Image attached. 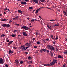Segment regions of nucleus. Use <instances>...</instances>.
Instances as JSON below:
<instances>
[{
	"label": "nucleus",
	"mask_w": 67,
	"mask_h": 67,
	"mask_svg": "<svg viewBox=\"0 0 67 67\" xmlns=\"http://www.w3.org/2000/svg\"><path fill=\"white\" fill-rule=\"evenodd\" d=\"M49 48V49H50V50L51 51H54L55 50V48H54V47L53 46H47Z\"/></svg>",
	"instance_id": "f257e3e1"
},
{
	"label": "nucleus",
	"mask_w": 67,
	"mask_h": 67,
	"mask_svg": "<svg viewBox=\"0 0 67 67\" xmlns=\"http://www.w3.org/2000/svg\"><path fill=\"white\" fill-rule=\"evenodd\" d=\"M2 26L3 27H9L10 26V24H2Z\"/></svg>",
	"instance_id": "f03ea898"
},
{
	"label": "nucleus",
	"mask_w": 67,
	"mask_h": 67,
	"mask_svg": "<svg viewBox=\"0 0 67 67\" xmlns=\"http://www.w3.org/2000/svg\"><path fill=\"white\" fill-rule=\"evenodd\" d=\"M29 0H25V2H21V4H27V3L26 2L29 1Z\"/></svg>",
	"instance_id": "7ed1b4c3"
},
{
	"label": "nucleus",
	"mask_w": 67,
	"mask_h": 67,
	"mask_svg": "<svg viewBox=\"0 0 67 67\" xmlns=\"http://www.w3.org/2000/svg\"><path fill=\"white\" fill-rule=\"evenodd\" d=\"M20 49H21L22 51H25V47H24L23 46H20Z\"/></svg>",
	"instance_id": "20e7f679"
},
{
	"label": "nucleus",
	"mask_w": 67,
	"mask_h": 67,
	"mask_svg": "<svg viewBox=\"0 0 67 67\" xmlns=\"http://www.w3.org/2000/svg\"><path fill=\"white\" fill-rule=\"evenodd\" d=\"M22 28H24V29H25V30H30V28H28V27L27 26H22Z\"/></svg>",
	"instance_id": "39448f33"
},
{
	"label": "nucleus",
	"mask_w": 67,
	"mask_h": 67,
	"mask_svg": "<svg viewBox=\"0 0 67 67\" xmlns=\"http://www.w3.org/2000/svg\"><path fill=\"white\" fill-rule=\"evenodd\" d=\"M29 42H30L29 43L28 42H27V43H25L26 45H27L28 47H29L31 45V41H29Z\"/></svg>",
	"instance_id": "423d86ee"
},
{
	"label": "nucleus",
	"mask_w": 67,
	"mask_h": 67,
	"mask_svg": "<svg viewBox=\"0 0 67 67\" xmlns=\"http://www.w3.org/2000/svg\"><path fill=\"white\" fill-rule=\"evenodd\" d=\"M4 60L2 58H0V64H1V63H3Z\"/></svg>",
	"instance_id": "0eeeda50"
},
{
	"label": "nucleus",
	"mask_w": 67,
	"mask_h": 67,
	"mask_svg": "<svg viewBox=\"0 0 67 67\" xmlns=\"http://www.w3.org/2000/svg\"><path fill=\"white\" fill-rule=\"evenodd\" d=\"M66 12L64 10L63 11V13L64 15H65V16H67V9H66Z\"/></svg>",
	"instance_id": "6e6552de"
},
{
	"label": "nucleus",
	"mask_w": 67,
	"mask_h": 67,
	"mask_svg": "<svg viewBox=\"0 0 67 67\" xmlns=\"http://www.w3.org/2000/svg\"><path fill=\"white\" fill-rule=\"evenodd\" d=\"M32 1H33L35 3H39L38 0H32Z\"/></svg>",
	"instance_id": "1a4fd4ad"
},
{
	"label": "nucleus",
	"mask_w": 67,
	"mask_h": 67,
	"mask_svg": "<svg viewBox=\"0 0 67 67\" xmlns=\"http://www.w3.org/2000/svg\"><path fill=\"white\" fill-rule=\"evenodd\" d=\"M43 65L46 66H50V65L49 64H48L47 65V64H43Z\"/></svg>",
	"instance_id": "9d476101"
},
{
	"label": "nucleus",
	"mask_w": 67,
	"mask_h": 67,
	"mask_svg": "<svg viewBox=\"0 0 67 67\" xmlns=\"http://www.w3.org/2000/svg\"><path fill=\"white\" fill-rule=\"evenodd\" d=\"M13 42V41H10L9 42V43H8V45H11V44H12V43Z\"/></svg>",
	"instance_id": "9b49d317"
},
{
	"label": "nucleus",
	"mask_w": 67,
	"mask_h": 67,
	"mask_svg": "<svg viewBox=\"0 0 67 67\" xmlns=\"http://www.w3.org/2000/svg\"><path fill=\"white\" fill-rule=\"evenodd\" d=\"M9 55H10V53H14V51H11V49H9Z\"/></svg>",
	"instance_id": "f8f14e48"
},
{
	"label": "nucleus",
	"mask_w": 67,
	"mask_h": 67,
	"mask_svg": "<svg viewBox=\"0 0 67 67\" xmlns=\"http://www.w3.org/2000/svg\"><path fill=\"white\" fill-rule=\"evenodd\" d=\"M17 18H19L18 16H15V18H13V20H15Z\"/></svg>",
	"instance_id": "ddd939ff"
},
{
	"label": "nucleus",
	"mask_w": 67,
	"mask_h": 67,
	"mask_svg": "<svg viewBox=\"0 0 67 67\" xmlns=\"http://www.w3.org/2000/svg\"><path fill=\"white\" fill-rule=\"evenodd\" d=\"M18 12H19V13H21V14L23 13L22 12L21 10H18Z\"/></svg>",
	"instance_id": "4468645a"
},
{
	"label": "nucleus",
	"mask_w": 67,
	"mask_h": 67,
	"mask_svg": "<svg viewBox=\"0 0 67 67\" xmlns=\"http://www.w3.org/2000/svg\"><path fill=\"white\" fill-rule=\"evenodd\" d=\"M58 58H59V59H62V58H63V57H62L61 55H58Z\"/></svg>",
	"instance_id": "2eb2a0df"
},
{
	"label": "nucleus",
	"mask_w": 67,
	"mask_h": 67,
	"mask_svg": "<svg viewBox=\"0 0 67 67\" xmlns=\"http://www.w3.org/2000/svg\"><path fill=\"white\" fill-rule=\"evenodd\" d=\"M15 63H17V64H18V63H19V62H18V60H15Z\"/></svg>",
	"instance_id": "dca6fc26"
},
{
	"label": "nucleus",
	"mask_w": 67,
	"mask_h": 67,
	"mask_svg": "<svg viewBox=\"0 0 67 67\" xmlns=\"http://www.w3.org/2000/svg\"><path fill=\"white\" fill-rule=\"evenodd\" d=\"M53 61H54V63H57L58 62L57 61V60H56L55 59H54L53 60Z\"/></svg>",
	"instance_id": "f3484780"
},
{
	"label": "nucleus",
	"mask_w": 67,
	"mask_h": 67,
	"mask_svg": "<svg viewBox=\"0 0 67 67\" xmlns=\"http://www.w3.org/2000/svg\"><path fill=\"white\" fill-rule=\"evenodd\" d=\"M46 41H47V40H46L44 39L43 40V43H46Z\"/></svg>",
	"instance_id": "a211bd4d"
},
{
	"label": "nucleus",
	"mask_w": 67,
	"mask_h": 67,
	"mask_svg": "<svg viewBox=\"0 0 67 67\" xmlns=\"http://www.w3.org/2000/svg\"><path fill=\"white\" fill-rule=\"evenodd\" d=\"M55 26H59V23H57V24H56Z\"/></svg>",
	"instance_id": "6ab92c4d"
},
{
	"label": "nucleus",
	"mask_w": 67,
	"mask_h": 67,
	"mask_svg": "<svg viewBox=\"0 0 67 67\" xmlns=\"http://www.w3.org/2000/svg\"><path fill=\"white\" fill-rule=\"evenodd\" d=\"M50 21H54V22H56L57 20L56 19H55V20H50Z\"/></svg>",
	"instance_id": "aec40b11"
},
{
	"label": "nucleus",
	"mask_w": 67,
	"mask_h": 67,
	"mask_svg": "<svg viewBox=\"0 0 67 67\" xmlns=\"http://www.w3.org/2000/svg\"><path fill=\"white\" fill-rule=\"evenodd\" d=\"M1 20L2 21H6V19H4V18H2L1 19Z\"/></svg>",
	"instance_id": "412c9836"
},
{
	"label": "nucleus",
	"mask_w": 67,
	"mask_h": 67,
	"mask_svg": "<svg viewBox=\"0 0 67 67\" xmlns=\"http://www.w3.org/2000/svg\"><path fill=\"white\" fill-rule=\"evenodd\" d=\"M15 36L16 35L15 34H12L11 35L12 37H15Z\"/></svg>",
	"instance_id": "4be33fe9"
},
{
	"label": "nucleus",
	"mask_w": 67,
	"mask_h": 67,
	"mask_svg": "<svg viewBox=\"0 0 67 67\" xmlns=\"http://www.w3.org/2000/svg\"><path fill=\"white\" fill-rule=\"evenodd\" d=\"M66 64L64 63L63 65V67H66Z\"/></svg>",
	"instance_id": "5701e85b"
},
{
	"label": "nucleus",
	"mask_w": 67,
	"mask_h": 67,
	"mask_svg": "<svg viewBox=\"0 0 67 67\" xmlns=\"http://www.w3.org/2000/svg\"><path fill=\"white\" fill-rule=\"evenodd\" d=\"M54 64L55 63L54 61V62H52L51 65H54Z\"/></svg>",
	"instance_id": "b1692460"
},
{
	"label": "nucleus",
	"mask_w": 67,
	"mask_h": 67,
	"mask_svg": "<svg viewBox=\"0 0 67 67\" xmlns=\"http://www.w3.org/2000/svg\"><path fill=\"white\" fill-rule=\"evenodd\" d=\"M47 27H48V28H49H49H50V27H51V26H49L48 24H47Z\"/></svg>",
	"instance_id": "393cba45"
},
{
	"label": "nucleus",
	"mask_w": 67,
	"mask_h": 67,
	"mask_svg": "<svg viewBox=\"0 0 67 67\" xmlns=\"http://www.w3.org/2000/svg\"><path fill=\"white\" fill-rule=\"evenodd\" d=\"M24 53H25L26 55H28V52H27V51H25Z\"/></svg>",
	"instance_id": "a878e982"
},
{
	"label": "nucleus",
	"mask_w": 67,
	"mask_h": 67,
	"mask_svg": "<svg viewBox=\"0 0 67 67\" xmlns=\"http://www.w3.org/2000/svg\"><path fill=\"white\" fill-rule=\"evenodd\" d=\"M29 9H33V7H29Z\"/></svg>",
	"instance_id": "bb28decb"
},
{
	"label": "nucleus",
	"mask_w": 67,
	"mask_h": 67,
	"mask_svg": "<svg viewBox=\"0 0 67 67\" xmlns=\"http://www.w3.org/2000/svg\"><path fill=\"white\" fill-rule=\"evenodd\" d=\"M43 51V49H41L40 50H39V52H41V53H42Z\"/></svg>",
	"instance_id": "cd10ccee"
},
{
	"label": "nucleus",
	"mask_w": 67,
	"mask_h": 67,
	"mask_svg": "<svg viewBox=\"0 0 67 67\" xmlns=\"http://www.w3.org/2000/svg\"><path fill=\"white\" fill-rule=\"evenodd\" d=\"M49 52H50L49 50L48 49L47 50V53L49 54Z\"/></svg>",
	"instance_id": "c85d7f7f"
},
{
	"label": "nucleus",
	"mask_w": 67,
	"mask_h": 67,
	"mask_svg": "<svg viewBox=\"0 0 67 67\" xmlns=\"http://www.w3.org/2000/svg\"><path fill=\"white\" fill-rule=\"evenodd\" d=\"M6 40L7 42H9V40L8 38H7V39Z\"/></svg>",
	"instance_id": "c756f323"
},
{
	"label": "nucleus",
	"mask_w": 67,
	"mask_h": 67,
	"mask_svg": "<svg viewBox=\"0 0 67 67\" xmlns=\"http://www.w3.org/2000/svg\"><path fill=\"white\" fill-rule=\"evenodd\" d=\"M5 36V34H2L1 37H4V36Z\"/></svg>",
	"instance_id": "7c9ffc66"
},
{
	"label": "nucleus",
	"mask_w": 67,
	"mask_h": 67,
	"mask_svg": "<svg viewBox=\"0 0 67 67\" xmlns=\"http://www.w3.org/2000/svg\"><path fill=\"white\" fill-rule=\"evenodd\" d=\"M64 54H65V55H66V54H67V51H65V52H64Z\"/></svg>",
	"instance_id": "2f4dec72"
},
{
	"label": "nucleus",
	"mask_w": 67,
	"mask_h": 67,
	"mask_svg": "<svg viewBox=\"0 0 67 67\" xmlns=\"http://www.w3.org/2000/svg\"><path fill=\"white\" fill-rule=\"evenodd\" d=\"M41 2H44L45 0H40Z\"/></svg>",
	"instance_id": "473e14b6"
},
{
	"label": "nucleus",
	"mask_w": 67,
	"mask_h": 67,
	"mask_svg": "<svg viewBox=\"0 0 67 67\" xmlns=\"http://www.w3.org/2000/svg\"><path fill=\"white\" fill-rule=\"evenodd\" d=\"M35 20L34 19H32V20H31V22H34Z\"/></svg>",
	"instance_id": "72a5a7b5"
},
{
	"label": "nucleus",
	"mask_w": 67,
	"mask_h": 67,
	"mask_svg": "<svg viewBox=\"0 0 67 67\" xmlns=\"http://www.w3.org/2000/svg\"><path fill=\"white\" fill-rule=\"evenodd\" d=\"M32 66L31 65H29L28 67H32Z\"/></svg>",
	"instance_id": "f704fd0d"
},
{
	"label": "nucleus",
	"mask_w": 67,
	"mask_h": 67,
	"mask_svg": "<svg viewBox=\"0 0 67 67\" xmlns=\"http://www.w3.org/2000/svg\"><path fill=\"white\" fill-rule=\"evenodd\" d=\"M25 34H26V32H23V35H24V36H25Z\"/></svg>",
	"instance_id": "c9c22d12"
},
{
	"label": "nucleus",
	"mask_w": 67,
	"mask_h": 67,
	"mask_svg": "<svg viewBox=\"0 0 67 67\" xmlns=\"http://www.w3.org/2000/svg\"><path fill=\"white\" fill-rule=\"evenodd\" d=\"M43 51H46V49H42Z\"/></svg>",
	"instance_id": "e433bc0d"
},
{
	"label": "nucleus",
	"mask_w": 67,
	"mask_h": 67,
	"mask_svg": "<svg viewBox=\"0 0 67 67\" xmlns=\"http://www.w3.org/2000/svg\"><path fill=\"white\" fill-rule=\"evenodd\" d=\"M31 57L30 56H29L28 57V59H31Z\"/></svg>",
	"instance_id": "4c0bfd02"
},
{
	"label": "nucleus",
	"mask_w": 67,
	"mask_h": 67,
	"mask_svg": "<svg viewBox=\"0 0 67 67\" xmlns=\"http://www.w3.org/2000/svg\"><path fill=\"white\" fill-rule=\"evenodd\" d=\"M50 37H51V38H52V39H53V36L52 34H51V35L50 36Z\"/></svg>",
	"instance_id": "58836bf2"
},
{
	"label": "nucleus",
	"mask_w": 67,
	"mask_h": 67,
	"mask_svg": "<svg viewBox=\"0 0 67 67\" xmlns=\"http://www.w3.org/2000/svg\"><path fill=\"white\" fill-rule=\"evenodd\" d=\"M35 12H36V14H37V13H38V9H37V10H36Z\"/></svg>",
	"instance_id": "ea45409f"
},
{
	"label": "nucleus",
	"mask_w": 67,
	"mask_h": 67,
	"mask_svg": "<svg viewBox=\"0 0 67 67\" xmlns=\"http://www.w3.org/2000/svg\"><path fill=\"white\" fill-rule=\"evenodd\" d=\"M15 24L16 25V26H19V24L16 23Z\"/></svg>",
	"instance_id": "a19ab883"
},
{
	"label": "nucleus",
	"mask_w": 67,
	"mask_h": 67,
	"mask_svg": "<svg viewBox=\"0 0 67 67\" xmlns=\"http://www.w3.org/2000/svg\"><path fill=\"white\" fill-rule=\"evenodd\" d=\"M17 31V30H14V32H16Z\"/></svg>",
	"instance_id": "79ce46f5"
},
{
	"label": "nucleus",
	"mask_w": 67,
	"mask_h": 67,
	"mask_svg": "<svg viewBox=\"0 0 67 67\" xmlns=\"http://www.w3.org/2000/svg\"><path fill=\"white\" fill-rule=\"evenodd\" d=\"M36 35H39V33H38V32H36Z\"/></svg>",
	"instance_id": "37998d69"
},
{
	"label": "nucleus",
	"mask_w": 67,
	"mask_h": 67,
	"mask_svg": "<svg viewBox=\"0 0 67 67\" xmlns=\"http://www.w3.org/2000/svg\"><path fill=\"white\" fill-rule=\"evenodd\" d=\"M23 62L22 61H20V63L21 64H22V63H23Z\"/></svg>",
	"instance_id": "c03bdc74"
},
{
	"label": "nucleus",
	"mask_w": 67,
	"mask_h": 67,
	"mask_svg": "<svg viewBox=\"0 0 67 67\" xmlns=\"http://www.w3.org/2000/svg\"><path fill=\"white\" fill-rule=\"evenodd\" d=\"M7 8H6V9H4V10H7Z\"/></svg>",
	"instance_id": "a18cd8bd"
},
{
	"label": "nucleus",
	"mask_w": 67,
	"mask_h": 67,
	"mask_svg": "<svg viewBox=\"0 0 67 67\" xmlns=\"http://www.w3.org/2000/svg\"><path fill=\"white\" fill-rule=\"evenodd\" d=\"M50 53L51 54V55L52 53H52V52L51 50V51H50Z\"/></svg>",
	"instance_id": "49530a36"
},
{
	"label": "nucleus",
	"mask_w": 67,
	"mask_h": 67,
	"mask_svg": "<svg viewBox=\"0 0 67 67\" xmlns=\"http://www.w3.org/2000/svg\"><path fill=\"white\" fill-rule=\"evenodd\" d=\"M37 43L38 44H39L40 43V42H37Z\"/></svg>",
	"instance_id": "de8ad7c7"
},
{
	"label": "nucleus",
	"mask_w": 67,
	"mask_h": 67,
	"mask_svg": "<svg viewBox=\"0 0 67 67\" xmlns=\"http://www.w3.org/2000/svg\"><path fill=\"white\" fill-rule=\"evenodd\" d=\"M13 48H14V49H16V47H14V46H13Z\"/></svg>",
	"instance_id": "09e8293b"
},
{
	"label": "nucleus",
	"mask_w": 67,
	"mask_h": 67,
	"mask_svg": "<svg viewBox=\"0 0 67 67\" xmlns=\"http://www.w3.org/2000/svg\"><path fill=\"white\" fill-rule=\"evenodd\" d=\"M26 34H25V36H27V34H26Z\"/></svg>",
	"instance_id": "8fccbe9b"
},
{
	"label": "nucleus",
	"mask_w": 67,
	"mask_h": 67,
	"mask_svg": "<svg viewBox=\"0 0 67 67\" xmlns=\"http://www.w3.org/2000/svg\"><path fill=\"white\" fill-rule=\"evenodd\" d=\"M28 48V47H25V50H26Z\"/></svg>",
	"instance_id": "3c124183"
},
{
	"label": "nucleus",
	"mask_w": 67,
	"mask_h": 67,
	"mask_svg": "<svg viewBox=\"0 0 67 67\" xmlns=\"http://www.w3.org/2000/svg\"><path fill=\"white\" fill-rule=\"evenodd\" d=\"M12 20H10L9 21V23H11V22H12Z\"/></svg>",
	"instance_id": "603ef678"
},
{
	"label": "nucleus",
	"mask_w": 67,
	"mask_h": 67,
	"mask_svg": "<svg viewBox=\"0 0 67 67\" xmlns=\"http://www.w3.org/2000/svg\"><path fill=\"white\" fill-rule=\"evenodd\" d=\"M34 48H37V46H34Z\"/></svg>",
	"instance_id": "864d4df0"
},
{
	"label": "nucleus",
	"mask_w": 67,
	"mask_h": 67,
	"mask_svg": "<svg viewBox=\"0 0 67 67\" xmlns=\"http://www.w3.org/2000/svg\"><path fill=\"white\" fill-rule=\"evenodd\" d=\"M58 38L57 37H56V38H55V40H58Z\"/></svg>",
	"instance_id": "5fc2aeb1"
},
{
	"label": "nucleus",
	"mask_w": 67,
	"mask_h": 67,
	"mask_svg": "<svg viewBox=\"0 0 67 67\" xmlns=\"http://www.w3.org/2000/svg\"><path fill=\"white\" fill-rule=\"evenodd\" d=\"M49 40V39L48 38H47V39H46V41L47 40V41H48Z\"/></svg>",
	"instance_id": "6e6d98bb"
},
{
	"label": "nucleus",
	"mask_w": 67,
	"mask_h": 67,
	"mask_svg": "<svg viewBox=\"0 0 67 67\" xmlns=\"http://www.w3.org/2000/svg\"><path fill=\"white\" fill-rule=\"evenodd\" d=\"M38 53V51H36V52H35V53Z\"/></svg>",
	"instance_id": "4d7b16f0"
},
{
	"label": "nucleus",
	"mask_w": 67,
	"mask_h": 67,
	"mask_svg": "<svg viewBox=\"0 0 67 67\" xmlns=\"http://www.w3.org/2000/svg\"><path fill=\"white\" fill-rule=\"evenodd\" d=\"M50 55H51V56H53V53H51V54Z\"/></svg>",
	"instance_id": "13d9d810"
},
{
	"label": "nucleus",
	"mask_w": 67,
	"mask_h": 67,
	"mask_svg": "<svg viewBox=\"0 0 67 67\" xmlns=\"http://www.w3.org/2000/svg\"><path fill=\"white\" fill-rule=\"evenodd\" d=\"M5 66L6 67H8V65H5Z\"/></svg>",
	"instance_id": "bf43d9fd"
},
{
	"label": "nucleus",
	"mask_w": 67,
	"mask_h": 67,
	"mask_svg": "<svg viewBox=\"0 0 67 67\" xmlns=\"http://www.w3.org/2000/svg\"><path fill=\"white\" fill-rule=\"evenodd\" d=\"M40 9H37V12H38V11H39V10H40Z\"/></svg>",
	"instance_id": "052dcab7"
},
{
	"label": "nucleus",
	"mask_w": 67,
	"mask_h": 67,
	"mask_svg": "<svg viewBox=\"0 0 67 67\" xmlns=\"http://www.w3.org/2000/svg\"><path fill=\"white\" fill-rule=\"evenodd\" d=\"M29 62L30 63H32V61H29Z\"/></svg>",
	"instance_id": "680f3d73"
},
{
	"label": "nucleus",
	"mask_w": 67,
	"mask_h": 67,
	"mask_svg": "<svg viewBox=\"0 0 67 67\" xmlns=\"http://www.w3.org/2000/svg\"><path fill=\"white\" fill-rule=\"evenodd\" d=\"M2 14H0V16H2Z\"/></svg>",
	"instance_id": "e2e57ef3"
},
{
	"label": "nucleus",
	"mask_w": 67,
	"mask_h": 67,
	"mask_svg": "<svg viewBox=\"0 0 67 67\" xmlns=\"http://www.w3.org/2000/svg\"><path fill=\"white\" fill-rule=\"evenodd\" d=\"M35 20L37 21H38V20H37L36 19H35Z\"/></svg>",
	"instance_id": "0e129e2a"
},
{
	"label": "nucleus",
	"mask_w": 67,
	"mask_h": 67,
	"mask_svg": "<svg viewBox=\"0 0 67 67\" xmlns=\"http://www.w3.org/2000/svg\"><path fill=\"white\" fill-rule=\"evenodd\" d=\"M32 40H33V41H34V40H35V38H33Z\"/></svg>",
	"instance_id": "69168bd1"
},
{
	"label": "nucleus",
	"mask_w": 67,
	"mask_h": 67,
	"mask_svg": "<svg viewBox=\"0 0 67 67\" xmlns=\"http://www.w3.org/2000/svg\"><path fill=\"white\" fill-rule=\"evenodd\" d=\"M56 51H58V49H57V48H56Z\"/></svg>",
	"instance_id": "338daca9"
},
{
	"label": "nucleus",
	"mask_w": 67,
	"mask_h": 67,
	"mask_svg": "<svg viewBox=\"0 0 67 67\" xmlns=\"http://www.w3.org/2000/svg\"><path fill=\"white\" fill-rule=\"evenodd\" d=\"M53 44H55V42H53Z\"/></svg>",
	"instance_id": "774afa93"
}]
</instances>
